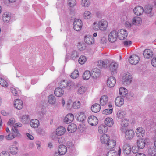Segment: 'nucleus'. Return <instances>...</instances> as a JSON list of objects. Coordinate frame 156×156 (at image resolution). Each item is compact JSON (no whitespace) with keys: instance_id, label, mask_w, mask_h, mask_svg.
Masks as SVG:
<instances>
[{"instance_id":"nucleus-1","label":"nucleus","mask_w":156,"mask_h":156,"mask_svg":"<svg viewBox=\"0 0 156 156\" xmlns=\"http://www.w3.org/2000/svg\"><path fill=\"white\" fill-rule=\"evenodd\" d=\"M117 37L120 40H123L126 38L128 33L125 29H121L117 32Z\"/></svg>"},{"instance_id":"nucleus-2","label":"nucleus","mask_w":156,"mask_h":156,"mask_svg":"<svg viewBox=\"0 0 156 156\" xmlns=\"http://www.w3.org/2000/svg\"><path fill=\"white\" fill-rule=\"evenodd\" d=\"M73 27L75 30L79 31L81 30L82 27V22L79 19L75 20L73 23Z\"/></svg>"},{"instance_id":"nucleus-3","label":"nucleus","mask_w":156,"mask_h":156,"mask_svg":"<svg viewBox=\"0 0 156 156\" xmlns=\"http://www.w3.org/2000/svg\"><path fill=\"white\" fill-rule=\"evenodd\" d=\"M132 81V76L129 73L125 74L123 76L122 83L125 85L129 84Z\"/></svg>"},{"instance_id":"nucleus-4","label":"nucleus","mask_w":156,"mask_h":156,"mask_svg":"<svg viewBox=\"0 0 156 156\" xmlns=\"http://www.w3.org/2000/svg\"><path fill=\"white\" fill-rule=\"evenodd\" d=\"M117 37L116 31L115 30H113L108 34V39L109 41L111 43H113L116 41Z\"/></svg>"},{"instance_id":"nucleus-5","label":"nucleus","mask_w":156,"mask_h":156,"mask_svg":"<svg viewBox=\"0 0 156 156\" xmlns=\"http://www.w3.org/2000/svg\"><path fill=\"white\" fill-rule=\"evenodd\" d=\"M147 143V138H141L138 140L137 141V145L138 148L142 149L144 148Z\"/></svg>"},{"instance_id":"nucleus-6","label":"nucleus","mask_w":156,"mask_h":156,"mask_svg":"<svg viewBox=\"0 0 156 156\" xmlns=\"http://www.w3.org/2000/svg\"><path fill=\"white\" fill-rule=\"evenodd\" d=\"M135 135L134 131L132 129H128L125 131V137L127 140L132 139Z\"/></svg>"},{"instance_id":"nucleus-7","label":"nucleus","mask_w":156,"mask_h":156,"mask_svg":"<svg viewBox=\"0 0 156 156\" xmlns=\"http://www.w3.org/2000/svg\"><path fill=\"white\" fill-rule=\"evenodd\" d=\"M77 119L79 121L83 122L86 119V115L84 111H79L76 115Z\"/></svg>"},{"instance_id":"nucleus-8","label":"nucleus","mask_w":156,"mask_h":156,"mask_svg":"<svg viewBox=\"0 0 156 156\" xmlns=\"http://www.w3.org/2000/svg\"><path fill=\"white\" fill-rule=\"evenodd\" d=\"M129 60V62L131 64L136 65L138 63L140 58L137 55H133L130 57Z\"/></svg>"},{"instance_id":"nucleus-9","label":"nucleus","mask_w":156,"mask_h":156,"mask_svg":"<svg viewBox=\"0 0 156 156\" xmlns=\"http://www.w3.org/2000/svg\"><path fill=\"white\" fill-rule=\"evenodd\" d=\"M129 122V121L127 118H125L122 119L121 122V127L120 128L122 132H124L126 130V128L128 126Z\"/></svg>"},{"instance_id":"nucleus-10","label":"nucleus","mask_w":156,"mask_h":156,"mask_svg":"<svg viewBox=\"0 0 156 156\" xmlns=\"http://www.w3.org/2000/svg\"><path fill=\"white\" fill-rule=\"evenodd\" d=\"M88 122L91 125L95 126L98 123V119L95 116H90L88 118Z\"/></svg>"},{"instance_id":"nucleus-11","label":"nucleus","mask_w":156,"mask_h":156,"mask_svg":"<svg viewBox=\"0 0 156 156\" xmlns=\"http://www.w3.org/2000/svg\"><path fill=\"white\" fill-rule=\"evenodd\" d=\"M98 24L99 25L100 30L104 31L106 30L108 25L107 22L105 20H101L98 22Z\"/></svg>"},{"instance_id":"nucleus-12","label":"nucleus","mask_w":156,"mask_h":156,"mask_svg":"<svg viewBox=\"0 0 156 156\" xmlns=\"http://www.w3.org/2000/svg\"><path fill=\"white\" fill-rule=\"evenodd\" d=\"M74 119V115L71 114H68L64 119V122L66 124H69L71 123Z\"/></svg>"},{"instance_id":"nucleus-13","label":"nucleus","mask_w":156,"mask_h":156,"mask_svg":"<svg viewBox=\"0 0 156 156\" xmlns=\"http://www.w3.org/2000/svg\"><path fill=\"white\" fill-rule=\"evenodd\" d=\"M14 106L17 109L20 110L23 107V103L22 100L20 99H16L14 103Z\"/></svg>"},{"instance_id":"nucleus-14","label":"nucleus","mask_w":156,"mask_h":156,"mask_svg":"<svg viewBox=\"0 0 156 156\" xmlns=\"http://www.w3.org/2000/svg\"><path fill=\"white\" fill-rule=\"evenodd\" d=\"M85 43L87 44L91 45L94 44V40L92 36L90 35L85 36L84 39Z\"/></svg>"},{"instance_id":"nucleus-15","label":"nucleus","mask_w":156,"mask_h":156,"mask_svg":"<svg viewBox=\"0 0 156 156\" xmlns=\"http://www.w3.org/2000/svg\"><path fill=\"white\" fill-rule=\"evenodd\" d=\"M116 83V79L113 76H111L108 79L107 81V85L109 87H112L114 86Z\"/></svg>"},{"instance_id":"nucleus-16","label":"nucleus","mask_w":156,"mask_h":156,"mask_svg":"<svg viewBox=\"0 0 156 156\" xmlns=\"http://www.w3.org/2000/svg\"><path fill=\"white\" fill-rule=\"evenodd\" d=\"M115 103L116 106L120 107L124 103V99L121 96L117 97L115 100Z\"/></svg>"},{"instance_id":"nucleus-17","label":"nucleus","mask_w":156,"mask_h":156,"mask_svg":"<svg viewBox=\"0 0 156 156\" xmlns=\"http://www.w3.org/2000/svg\"><path fill=\"white\" fill-rule=\"evenodd\" d=\"M143 55L146 58H150L152 57L153 54L152 51L150 49H145L143 52Z\"/></svg>"},{"instance_id":"nucleus-18","label":"nucleus","mask_w":156,"mask_h":156,"mask_svg":"<svg viewBox=\"0 0 156 156\" xmlns=\"http://www.w3.org/2000/svg\"><path fill=\"white\" fill-rule=\"evenodd\" d=\"M133 11L134 13L136 15L140 16L143 13L144 10L142 7L138 6L134 8Z\"/></svg>"},{"instance_id":"nucleus-19","label":"nucleus","mask_w":156,"mask_h":156,"mask_svg":"<svg viewBox=\"0 0 156 156\" xmlns=\"http://www.w3.org/2000/svg\"><path fill=\"white\" fill-rule=\"evenodd\" d=\"M100 105L102 106L107 105L108 102V97L105 95L102 96L100 100Z\"/></svg>"},{"instance_id":"nucleus-20","label":"nucleus","mask_w":156,"mask_h":156,"mask_svg":"<svg viewBox=\"0 0 156 156\" xmlns=\"http://www.w3.org/2000/svg\"><path fill=\"white\" fill-rule=\"evenodd\" d=\"M9 151L10 153L12 155L16 154L18 151V147L15 145H12L10 146L9 149Z\"/></svg>"},{"instance_id":"nucleus-21","label":"nucleus","mask_w":156,"mask_h":156,"mask_svg":"<svg viewBox=\"0 0 156 156\" xmlns=\"http://www.w3.org/2000/svg\"><path fill=\"white\" fill-rule=\"evenodd\" d=\"M67 150V147L64 145H60L58 149V153L62 155L65 154Z\"/></svg>"},{"instance_id":"nucleus-22","label":"nucleus","mask_w":156,"mask_h":156,"mask_svg":"<svg viewBox=\"0 0 156 156\" xmlns=\"http://www.w3.org/2000/svg\"><path fill=\"white\" fill-rule=\"evenodd\" d=\"M100 75V71L99 69L95 68L92 70L91 74V76L92 77L96 79L99 77Z\"/></svg>"},{"instance_id":"nucleus-23","label":"nucleus","mask_w":156,"mask_h":156,"mask_svg":"<svg viewBox=\"0 0 156 156\" xmlns=\"http://www.w3.org/2000/svg\"><path fill=\"white\" fill-rule=\"evenodd\" d=\"M152 9L153 8L151 6H147L145 9L144 12L148 16L151 17L153 15V13L152 12Z\"/></svg>"},{"instance_id":"nucleus-24","label":"nucleus","mask_w":156,"mask_h":156,"mask_svg":"<svg viewBox=\"0 0 156 156\" xmlns=\"http://www.w3.org/2000/svg\"><path fill=\"white\" fill-rule=\"evenodd\" d=\"M136 133L137 136L140 137H143L145 134V130L141 127L137 128L136 130Z\"/></svg>"},{"instance_id":"nucleus-25","label":"nucleus","mask_w":156,"mask_h":156,"mask_svg":"<svg viewBox=\"0 0 156 156\" xmlns=\"http://www.w3.org/2000/svg\"><path fill=\"white\" fill-rule=\"evenodd\" d=\"M124 153L126 154H129L131 152V148L130 145L127 144L124 145L122 148Z\"/></svg>"},{"instance_id":"nucleus-26","label":"nucleus","mask_w":156,"mask_h":156,"mask_svg":"<svg viewBox=\"0 0 156 156\" xmlns=\"http://www.w3.org/2000/svg\"><path fill=\"white\" fill-rule=\"evenodd\" d=\"M109 138V136L107 135L106 134H103L101 136V141L102 143L106 144L110 140Z\"/></svg>"},{"instance_id":"nucleus-27","label":"nucleus","mask_w":156,"mask_h":156,"mask_svg":"<svg viewBox=\"0 0 156 156\" xmlns=\"http://www.w3.org/2000/svg\"><path fill=\"white\" fill-rule=\"evenodd\" d=\"M30 126L34 128H37L39 125V122L38 120L36 119L31 120L30 122Z\"/></svg>"},{"instance_id":"nucleus-28","label":"nucleus","mask_w":156,"mask_h":156,"mask_svg":"<svg viewBox=\"0 0 156 156\" xmlns=\"http://www.w3.org/2000/svg\"><path fill=\"white\" fill-rule=\"evenodd\" d=\"M101 109V106L99 104L95 103L93 104L91 107L92 111L94 113L99 112Z\"/></svg>"},{"instance_id":"nucleus-29","label":"nucleus","mask_w":156,"mask_h":156,"mask_svg":"<svg viewBox=\"0 0 156 156\" xmlns=\"http://www.w3.org/2000/svg\"><path fill=\"white\" fill-rule=\"evenodd\" d=\"M64 93V91L61 88L57 87L54 91V94L57 97H60L62 96Z\"/></svg>"},{"instance_id":"nucleus-30","label":"nucleus","mask_w":156,"mask_h":156,"mask_svg":"<svg viewBox=\"0 0 156 156\" xmlns=\"http://www.w3.org/2000/svg\"><path fill=\"white\" fill-rule=\"evenodd\" d=\"M70 58L72 60H75L79 57V53L78 51L73 50L70 53Z\"/></svg>"},{"instance_id":"nucleus-31","label":"nucleus","mask_w":156,"mask_h":156,"mask_svg":"<svg viewBox=\"0 0 156 156\" xmlns=\"http://www.w3.org/2000/svg\"><path fill=\"white\" fill-rule=\"evenodd\" d=\"M108 130L107 127L105 125L102 124L99 127L98 131L99 133L102 134L106 133Z\"/></svg>"},{"instance_id":"nucleus-32","label":"nucleus","mask_w":156,"mask_h":156,"mask_svg":"<svg viewBox=\"0 0 156 156\" xmlns=\"http://www.w3.org/2000/svg\"><path fill=\"white\" fill-rule=\"evenodd\" d=\"M118 67V64L115 62H112L109 66L110 70L113 73H116V70Z\"/></svg>"},{"instance_id":"nucleus-33","label":"nucleus","mask_w":156,"mask_h":156,"mask_svg":"<svg viewBox=\"0 0 156 156\" xmlns=\"http://www.w3.org/2000/svg\"><path fill=\"white\" fill-rule=\"evenodd\" d=\"M76 126L74 123H72L68 126L67 129L69 132L73 133L76 130Z\"/></svg>"},{"instance_id":"nucleus-34","label":"nucleus","mask_w":156,"mask_h":156,"mask_svg":"<svg viewBox=\"0 0 156 156\" xmlns=\"http://www.w3.org/2000/svg\"><path fill=\"white\" fill-rule=\"evenodd\" d=\"M66 132V129L63 126H60L58 127L56 130V134L58 136H61L63 135Z\"/></svg>"},{"instance_id":"nucleus-35","label":"nucleus","mask_w":156,"mask_h":156,"mask_svg":"<svg viewBox=\"0 0 156 156\" xmlns=\"http://www.w3.org/2000/svg\"><path fill=\"white\" fill-rule=\"evenodd\" d=\"M11 19L10 15L8 12L4 13L2 16V20L4 22L8 23Z\"/></svg>"},{"instance_id":"nucleus-36","label":"nucleus","mask_w":156,"mask_h":156,"mask_svg":"<svg viewBox=\"0 0 156 156\" xmlns=\"http://www.w3.org/2000/svg\"><path fill=\"white\" fill-rule=\"evenodd\" d=\"M116 144V141L114 140H109L106 144L107 147L109 149H112L114 148Z\"/></svg>"},{"instance_id":"nucleus-37","label":"nucleus","mask_w":156,"mask_h":156,"mask_svg":"<svg viewBox=\"0 0 156 156\" xmlns=\"http://www.w3.org/2000/svg\"><path fill=\"white\" fill-rule=\"evenodd\" d=\"M128 90L125 88L120 87L119 89V93L120 95H122L123 97H125L128 94Z\"/></svg>"},{"instance_id":"nucleus-38","label":"nucleus","mask_w":156,"mask_h":156,"mask_svg":"<svg viewBox=\"0 0 156 156\" xmlns=\"http://www.w3.org/2000/svg\"><path fill=\"white\" fill-rule=\"evenodd\" d=\"M105 125L109 127L112 126L113 124V121L112 119L110 118H106L105 120Z\"/></svg>"},{"instance_id":"nucleus-39","label":"nucleus","mask_w":156,"mask_h":156,"mask_svg":"<svg viewBox=\"0 0 156 156\" xmlns=\"http://www.w3.org/2000/svg\"><path fill=\"white\" fill-rule=\"evenodd\" d=\"M30 118L28 115H23L21 119V121L23 123L26 124L28 123L30 121Z\"/></svg>"},{"instance_id":"nucleus-40","label":"nucleus","mask_w":156,"mask_h":156,"mask_svg":"<svg viewBox=\"0 0 156 156\" xmlns=\"http://www.w3.org/2000/svg\"><path fill=\"white\" fill-rule=\"evenodd\" d=\"M142 22L141 18L139 17H135L133 18L132 24L133 25H138Z\"/></svg>"},{"instance_id":"nucleus-41","label":"nucleus","mask_w":156,"mask_h":156,"mask_svg":"<svg viewBox=\"0 0 156 156\" xmlns=\"http://www.w3.org/2000/svg\"><path fill=\"white\" fill-rule=\"evenodd\" d=\"M98 66L100 68H105L107 67V64L105 61L99 60L97 62Z\"/></svg>"},{"instance_id":"nucleus-42","label":"nucleus","mask_w":156,"mask_h":156,"mask_svg":"<svg viewBox=\"0 0 156 156\" xmlns=\"http://www.w3.org/2000/svg\"><path fill=\"white\" fill-rule=\"evenodd\" d=\"M75 87V83L73 82L69 81H68V85L66 89L68 90H71L74 89Z\"/></svg>"},{"instance_id":"nucleus-43","label":"nucleus","mask_w":156,"mask_h":156,"mask_svg":"<svg viewBox=\"0 0 156 156\" xmlns=\"http://www.w3.org/2000/svg\"><path fill=\"white\" fill-rule=\"evenodd\" d=\"M91 76V74H90V72L87 70L84 72L83 77L84 80H87L90 78Z\"/></svg>"},{"instance_id":"nucleus-44","label":"nucleus","mask_w":156,"mask_h":156,"mask_svg":"<svg viewBox=\"0 0 156 156\" xmlns=\"http://www.w3.org/2000/svg\"><path fill=\"white\" fill-rule=\"evenodd\" d=\"M48 101L50 104H54L56 101L55 97L52 95H51L48 97Z\"/></svg>"},{"instance_id":"nucleus-45","label":"nucleus","mask_w":156,"mask_h":156,"mask_svg":"<svg viewBox=\"0 0 156 156\" xmlns=\"http://www.w3.org/2000/svg\"><path fill=\"white\" fill-rule=\"evenodd\" d=\"M87 61V58L85 56H81L78 59V62L80 64H84Z\"/></svg>"},{"instance_id":"nucleus-46","label":"nucleus","mask_w":156,"mask_h":156,"mask_svg":"<svg viewBox=\"0 0 156 156\" xmlns=\"http://www.w3.org/2000/svg\"><path fill=\"white\" fill-rule=\"evenodd\" d=\"M80 105L81 103L79 101H76L73 103V107L74 109H78L80 108Z\"/></svg>"},{"instance_id":"nucleus-47","label":"nucleus","mask_w":156,"mask_h":156,"mask_svg":"<svg viewBox=\"0 0 156 156\" xmlns=\"http://www.w3.org/2000/svg\"><path fill=\"white\" fill-rule=\"evenodd\" d=\"M81 5L85 7H88L90 4V0H82Z\"/></svg>"},{"instance_id":"nucleus-48","label":"nucleus","mask_w":156,"mask_h":156,"mask_svg":"<svg viewBox=\"0 0 156 156\" xmlns=\"http://www.w3.org/2000/svg\"><path fill=\"white\" fill-rule=\"evenodd\" d=\"M86 87L84 86H82L80 87L78 90V94H83L86 91Z\"/></svg>"},{"instance_id":"nucleus-49","label":"nucleus","mask_w":156,"mask_h":156,"mask_svg":"<svg viewBox=\"0 0 156 156\" xmlns=\"http://www.w3.org/2000/svg\"><path fill=\"white\" fill-rule=\"evenodd\" d=\"M10 90L12 94L15 96L18 95L20 92L18 90H17L14 87L11 88Z\"/></svg>"},{"instance_id":"nucleus-50","label":"nucleus","mask_w":156,"mask_h":156,"mask_svg":"<svg viewBox=\"0 0 156 156\" xmlns=\"http://www.w3.org/2000/svg\"><path fill=\"white\" fill-rule=\"evenodd\" d=\"M125 114V112L123 111H119L117 112V116L119 119L123 118Z\"/></svg>"},{"instance_id":"nucleus-51","label":"nucleus","mask_w":156,"mask_h":156,"mask_svg":"<svg viewBox=\"0 0 156 156\" xmlns=\"http://www.w3.org/2000/svg\"><path fill=\"white\" fill-rule=\"evenodd\" d=\"M83 16L84 19H89L91 17V13L89 11H86L84 12Z\"/></svg>"},{"instance_id":"nucleus-52","label":"nucleus","mask_w":156,"mask_h":156,"mask_svg":"<svg viewBox=\"0 0 156 156\" xmlns=\"http://www.w3.org/2000/svg\"><path fill=\"white\" fill-rule=\"evenodd\" d=\"M79 75V72L77 70H75L71 74V77L73 79H76Z\"/></svg>"},{"instance_id":"nucleus-53","label":"nucleus","mask_w":156,"mask_h":156,"mask_svg":"<svg viewBox=\"0 0 156 156\" xmlns=\"http://www.w3.org/2000/svg\"><path fill=\"white\" fill-rule=\"evenodd\" d=\"M148 153L149 155L154 156L156 154V149L154 148H150L148 149Z\"/></svg>"},{"instance_id":"nucleus-54","label":"nucleus","mask_w":156,"mask_h":156,"mask_svg":"<svg viewBox=\"0 0 156 156\" xmlns=\"http://www.w3.org/2000/svg\"><path fill=\"white\" fill-rule=\"evenodd\" d=\"M60 86L62 88H67V85H68V81H67L64 80L61 81L60 83Z\"/></svg>"},{"instance_id":"nucleus-55","label":"nucleus","mask_w":156,"mask_h":156,"mask_svg":"<svg viewBox=\"0 0 156 156\" xmlns=\"http://www.w3.org/2000/svg\"><path fill=\"white\" fill-rule=\"evenodd\" d=\"M0 84L4 87L8 86V84L2 78H0Z\"/></svg>"},{"instance_id":"nucleus-56","label":"nucleus","mask_w":156,"mask_h":156,"mask_svg":"<svg viewBox=\"0 0 156 156\" xmlns=\"http://www.w3.org/2000/svg\"><path fill=\"white\" fill-rule=\"evenodd\" d=\"M68 3L69 6L73 7L76 5V0H68Z\"/></svg>"},{"instance_id":"nucleus-57","label":"nucleus","mask_w":156,"mask_h":156,"mask_svg":"<svg viewBox=\"0 0 156 156\" xmlns=\"http://www.w3.org/2000/svg\"><path fill=\"white\" fill-rule=\"evenodd\" d=\"M93 29L94 30L98 31L99 30H100L99 25L98 24V23L94 22L93 24Z\"/></svg>"},{"instance_id":"nucleus-58","label":"nucleus","mask_w":156,"mask_h":156,"mask_svg":"<svg viewBox=\"0 0 156 156\" xmlns=\"http://www.w3.org/2000/svg\"><path fill=\"white\" fill-rule=\"evenodd\" d=\"M112 112V108H109L105 109L103 112V113L105 114L108 115L111 114Z\"/></svg>"},{"instance_id":"nucleus-59","label":"nucleus","mask_w":156,"mask_h":156,"mask_svg":"<svg viewBox=\"0 0 156 156\" xmlns=\"http://www.w3.org/2000/svg\"><path fill=\"white\" fill-rule=\"evenodd\" d=\"M16 136L13 133L9 134L8 135L6 136V139L8 140H10L14 138Z\"/></svg>"},{"instance_id":"nucleus-60","label":"nucleus","mask_w":156,"mask_h":156,"mask_svg":"<svg viewBox=\"0 0 156 156\" xmlns=\"http://www.w3.org/2000/svg\"><path fill=\"white\" fill-rule=\"evenodd\" d=\"M67 147L68 150L70 149V152L72 151L74 148V144L72 142H69L67 144Z\"/></svg>"},{"instance_id":"nucleus-61","label":"nucleus","mask_w":156,"mask_h":156,"mask_svg":"<svg viewBox=\"0 0 156 156\" xmlns=\"http://www.w3.org/2000/svg\"><path fill=\"white\" fill-rule=\"evenodd\" d=\"M12 132L14 133V134L16 136H17V134L19 133V132L17 127H15L14 126L12 127Z\"/></svg>"},{"instance_id":"nucleus-62","label":"nucleus","mask_w":156,"mask_h":156,"mask_svg":"<svg viewBox=\"0 0 156 156\" xmlns=\"http://www.w3.org/2000/svg\"><path fill=\"white\" fill-rule=\"evenodd\" d=\"M78 48L80 51H83L85 49V46L84 44L79 43L78 45Z\"/></svg>"},{"instance_id":"nucleus-63","label":"nucleus","mask_w":156,"mask_h":156,"mask_svg":"<svg viewBox=\"0 0 156 156\" xmlns=\"http://www.w3.org/2000/svg\"><path fill=\"white\" fill-rule=\"evenodd\" d=\"M0 156H10L8 152L6 151H3L0 153Z\"/></svg>"},{"instance_id":"nucleus-64","label":"nucleus","mask_w":156,"mask_h":156,"mask_svg":"<svg viewBox=\"0 0 156 156\" xmlns=\"http://www.w3.org/2000/svg\"><path fill=\"white\" fill-rule=\"evenodd\" d=\"M132 43L131 41H126L124 42L123 44L125 46L128 47Z\"/></svg>"}]
</instances>
